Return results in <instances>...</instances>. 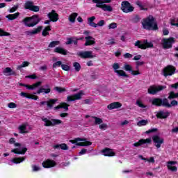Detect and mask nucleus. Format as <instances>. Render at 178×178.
Wrapping results in <instances>:
<instances>
[{"label":"nucleus","instance_id":"obj_1","mask_svg":"<svg viewBox=\"0 0 178 178\" xmlns=\"http://www.w3.org/2000/svg\"><path fill=\"white\" fill-rule=\"evenodd\" d=\"M152 104L156 106H165V108H172V106H177L178 105V102L176 100H172L170 104H169V100L168 99H161L154 98L152 100Z\"/></svg>","mask_w":178,"mask_h":178},{"label":"nucleus","instance_id":"obj_2","mask_svg":"<svg viewBox=\"0 0 178 178\" xmlns=\"http://www.w3.org/2000/svg\"><path fill=\"white\" fill-rule=\"evenodd\" d=\"M143 29L145 30H158V24L155 22V18L152 15H149L147 18L143 19L142 22Z\"/></svg>","mask_w":178,"mask_h":178},{"label":"nucleus","instance_id":"obj_3","mask_svg":"<svg viewBox=\"0 0 178 178\" xmlns=\"http://www.w3.org/2000/svg\"><path fill=\"white\" fill-rule=\"evenodd\" d=\"M93 3H96V8H99L104 12H113V8L105 3H111L112 0H92Z\"/></svg>","mask_w":178,"mask_h":178},{"label":"nucleus","instance_id":"obj_4","mask_svg":"<svg viewBox=\"0 0 178 178\" xmlns=\"http://www.w3.org/2000/svg\"><path fill=\"white\" fill-rule=\"evenodd\" d=\"M40 21L41 19L38 18V16L33 15V17H25L22 20V22L26 27H34V26H37Z\"/></svg>","mask_w":178,"mask_h":178},{"label":"nucleus","instance_id":"obj_5","mask_svg":"<svg viewBox=\"0 0 178 178\" xmlns=\"http://www.w3.org/2000/svg\"><path fill=\"white\" fill-rule=\"evenodd\" d=\"M70 143L72 144H76L78 147H88L92 144V143L87 141V139L80 138H76L74 140H70Z\"/></svg>","mask_w":178,"mask_h":178},{"label":"nucleus","instance_id":"obj_6","mask_svg":"<svg viewBox=\"0 0 178 178\" xmlns=\"http://www.w3.org/2000/svg\"><path fill=\"white\" fill-rule=\"evenodd\" d=\"M166 88V86H161V85H153L148 88L147 92L151 95H155L158 94V92H161L163 90Z\"/></svg>","mask_w":178,"mask_h":178},{"label":"nucleus","instance_id":"obj_7","mask_svg":"<svg viewBox=\"0 0 178 178\" xmlns=\"http://www.w3.org/2000/svg\"><path fill=\"white\" fill-rule=\"evenodd\" d=\"M135 47H138L140 49H147V48H154V44L152 42H148L147 40H144L143 42L137 40L134 43Z\"/></svg>","mask_w":178,"mask_h":178},{"label":"nucleus","instance_id":"obj_8","mask_svg":"<svg viewBox=\"0 0 178 178\" xmlns=\"http://www.w3.org/2000/svg\"><path fill=\"white\" fill-rule=\"evenodd\" d=\"M176 42L175 38H163L161 40V45L163 49H170L173 47V44Z\"/></svg>","mask_w":178,"mask_h":178},{"label":"nucleus","instance_id":"obj_9","mask_svg":"<svg viewBox=\"0 0 178 178\" xmlns=\"http://www.w3.org/2000/svg\"><path fill=\"white\" fill-rule=\"evenodd\" d=\"M121 10L124 13H131L134 11V7L129 1H124L121 3Z\"/></svg>","mask_w":178,"mask_h":178},{"label":"nucleus","instance_id":"obj_10","mask_svg":"<svg viewBox=\"0 0 178 178\" xmlns=\"http://www.w3.org/2000/svg\"><path fill=\"white\" fill-rule=\"evenodd\" d=\"M176 73V67L173 65H168L162 70V74L164 77H168V76H173Z\"/></svg>","mask_w":178,"mask_h":178},{"label":"nucleus","instance_id":"obj_11","mask_svg":"<svg viewBox=\"0 0 178 178\" xmlns=\"http://www.w3.org/2000/svg\"><path fill=\"white\" fill-rule=\"evenodd\" d=\"M78 56L82 58V59H92L96 58V55L92 54V51H81L77 53Z\"/></svg>","mask_w":178,"mask_h":178},{"label":"nucleus","instance_id":"obj_12","mask_svg":"<svg viewBox=\"0 0 178 178\" xmlns=\"http://www.w3.org/2000/svg\"><path fill=\"white\" fill-rule=\"evenodd\" d=\"M153 143H154L155 147L157 148H161V145L163 144V138H161L158 135H154L152 136Z\"/></svg>","mask_w":178,"mask_h":178},{"label":"nucleus","instance_id":"obj_13","mask_svg":"<svg viewBox=\"0 0 178 178\" xmlns=\"http://www.w3.org/2000/svg\"><path fill=\"white\" fill-rule=\"evenodd\" d=\"M25 9H29V10H32V12H39L40 7L38 6H34V3L33 1H27L25 3Z\"/></svg>","mask_w":178,"mask_h":178},{"label":"nucleus","instance_id":"obj_14","mask_svg":"<svg viewBox=\"0 0 178 178\" xmlns=\"http://www.w3.org/2000/svg\"><path fill=\"white\" fill-rule=\"evenodd\" d=\"M83 95H84V91L81 90L72 96H67V101L68 102H72V101H76V99H81V97H83Z\"/></svg>","mask_w":178,"mask_h":178},{"label":"nucleus","instance_id":"obj_15","mask_svg":"<svg viewBox=\"0 0 178 178\" xmlns=\"http://www.w3.org/2000/svg\"><path fill=\"white\" fill-rule=\"evenodd\" d=\"M120 67L119 66V63H114L113 65V69H114L115 73H117L118 76H122V77H129V75L126 74V72L122 70H118Z\"/></svg>","mask_w":178,"mask_h":178},{"label":"nucleus","instance_id":"obj_16","mask_svg":"<svg viewBox=\"0 0 178 178\" xmlns=\"http://www.w3.org/2000/svg\"><path fill=\"white\" fill-rule=\"evenodd\" d=\"M123 69L124 70H126V72H129L132 76H138V74H141V72H140L139 70H133V67L129 64H124Z\"/></svg>","mask_w":178,"mask_h":178},{"label":"nucleus","instance_id":"obj_17","mask_svg":"<svg viewBox=\"0 0 178 178\" xmlns=\"http://www.w3.org/2000/svg\"><path fill=\"white\" fill-rule=\"evenodd\" d=\"M152 140L151 138L147 139H140L137 143H134V147H141L144 144H151Z\"/></svg>","mask_w":178,"mask_h":178},{"label":"nucleus","instance_id":"obj_18","mask_svg":"<svg viewBox=\"0 0 178 178\" xmlns=\"http://www.w3.org/2000/svg\"><path fill=\"white\" fill-rule=\"evenodd\" d=\"M43 168H46V169H49V168H54L56 166V162L53 160L47 159L42 163Z\"/></svg>","mask_w":178,"mask_h":178},{"label":"nucleus","instance_id":"obj_19","mask_svg":"<svg viewBox=\"0 0 178 178\" xmlns=\"http://www.w3.org/2000/svg\"><path fill=\"white\" fill-rule=\"evenodd\" d=\"M170 115V113L169 111H159L157 112L156 116L159 119H167Z\"/></svg>","mask_w":178,"mask_h":178},{"label":"nucleus","instance_id":"obj_20","mask_svg":"<svg viewBox=\"0 0 178 178\" xmlns=\"http://www.w3.org/2000/svg\"><path fill=\"white\" fill-rule=\"evenodd\" d=\"M27 126H29L27 123H24L19 126L18 130L20 134H27V133H29L30 131L27 129Z\"/></svg>","mask_w":178,"mask_h":178},{"label":"nucleus","instance_id":"obj_21","mask_svg":"<svg viewBox=\"0 0 178 178\" xmlns=\"http://www.w3.org/2000/svg\"><path fill=\"white\" fill-rule=\"evenodd\" d=\"M177 162L176 161H168L167 162V168L168 170L171 172H177V167L175 166Z\"/></svg>","mask_w":178,"mask_h":178},{"label":"nucleus","instance_id":"obj_22","mask_svg":"<svg viewBox=\"0 0 178 178\" xmlns=\"http://www.w3.org/2000/svg\"><path fill=\"white\" fill-rule=\"evenodd\" d=\"M47 16L52 22H58V20H59V15L58 13H55V10H51V12L49 13Z\"/></svg>","mask_w":178,"mask_h":178},{"label":"nucleus","instance_id":"obj_23","mask_svg":"<svg viewBox=\"0 0 178 178\" xmlns=\"http://www.w3.org/2000/svg\"><path fill=\"white\" fill-rule=\"evenodd\" d=\"M57 102L58 99H50L48 102H40V105H47L48 108H52Z\"/></svg>","mask_w":178,"mask_h":178},{"label":"nucleus","instance_id":"obj_24","mask_svg":"<svg viewBox=\"0 0 178 178\" xmlns=\"http://www.w3.org/2000/svg\"><path fill=\"white\" fill-rule=\"evenodd\" d=\"M85 40H86V42L84 44L85 47H88L90 45H94V44H95V38H94L91 36L85 37Z\"/></svg>","mask_w":178,"mask_h":178},{"label":"nucleus","instance_id":"obj_25","mask_svg":"<svg viewBox=\"0 0 178 178\" xmlns=\"http://www.w3.org/2000/svg\"><path fill=\"white\" fill-rule=\"evenodd\" d=\"M108 109L109 111H112V109H118L119 108H122V104L120 102H113L107 106Z\"/></svg>","mask_w":178,"mask_h":178},{"label":"nucleus","instance_id":"obj_26","mask_svg":"<svg viewBox=\"0 0 178 178\" xmlns=\"http://www.w3.org/2000/svg\"><path fill=\"white\" fill-rule=\"evenodd\" d=\"M4 76H15L16 72L13 71L10 67H6L3 71Z\"/></svg>","mask_w":178,"mask_h":178},{"label":"nucleus","instance_id":"obj_27","mask_svg":"<svg viewBox=\"0 0 178 178\" xmlns=\"http://www.w3.org/2000/svg\"><path fill=\"white\" fill-rule=\"evenodd\" d=\"M11 152H13L14 154H18L19 155H24L26 152H27V148L24 147L20 150L19 148H15L14 149L11 150Z\"/></svg>","mask_w":178,"mask_h":178},{"label":"nucleus","instance_id":"obj_28","mask_svg":"<svg viewBox=\"0 0 178 178\" xmlns=\"http://www.w3.org/2000/svg\"><path fill=\"white\" fill-rule=\"evenodd\" d=\"M104 156H115V152L111 149H104L102 151Z\"/></svg>","mask_w":178,"mask_h":178},{"label":"nucleus","instance_id":"obj_29","mask_svg":"<svg viewBox=\"0 0 178 178\" xmlns=\"http://www.w3.org/2000/svg\"><path fill=\"white\" fill-rule=\"evenodd\" d=\"M45 87H46V88H40L37 91V94H41L42 92H44V94H49V92H51V88H49V85H46Z\"/></svg>","mask_w":178,"mask_h":178},{"label":"nucleus","instance_id":"obj_30","mask_svg":"<svg viewBox=\"0 0 178 178\" xmlns=\"http://www.w3.org/2000/svg\"><path fill=\"white\" fill-rule=\"evenodd\" d=\"M54 52H56V54H61V55H67V50L60 47H56L54 49Z\"/></svg>","mask_w":178,"mask_h":178},{"label":"nucleus","instance_id":"obj_31","mask_svg":"<svg viewBox=\"0 0 178 178\" xmlns=\"http://www.w3.org/2000/svg\"><path fill=\"white\" fill-rule=\"evenodd\" d=\"M41 30H42V26H38V28L34 29L33 31H28L27 34L28 35H34L35 34H38V33H40Z\"/></svg>","mask_w":178,"mask_h":178},{"label":"nucleus","instance_id":"obj_32","mask_svg":"<svg viewBox=\"0 0 178 178\" xmlns=\"http://www.w3.org/2000/svg\"><path fill=\"white\" fill-rule=\"evenodd\" d=\"M94 20H95V16L88 18V24L90 26V27H94L95 29H97V24L94 22Z\"/></svg>","mask_w":178,"mask_h":178},{"label":"nucleus","instance_id":"obj_33","mask_svg":"<svg viewBox=\"0 0 178 178\" xmlns=\"http://www.w3.org/2000/svg\"><path fill=\"white\" fill-rule=\"evenodd\" d=\"M20 16V13H15V14H9L6 16L8 20H15Z\"/></svg>","mask_w":178,"mask_h":178},{"label":"nucleus","instance_id":"obj_34","mask_svg":"<svg viewBox=\"0 0 178 178\" xmlns=\"http://www.w3.org/2000/svg\"><path fill=\"white\" fill-rule=\"evenodd\" d=\"M78 14L77 13H72L69 17V20L70 23H74L76 22V17H77Z\"/></svg>","mask_w":178,"mask_h":178},{"label":"nucleus","instance_id":"obj_35","mask_svg":"<svg viewBox=\"0 0 178 178\" xmlns=\"http://www.w3.org/2000/svg\"><path fill=\"white\" fill-rule=\"evenodd\" d=\"M26 160V157H22V158H15L13 160H11V162L13 163H22L24 161Z\"/></svg>","mask_w":178,"mask_h":178},{"label":"nucleus","instance_id":"obj_36","mask_svg":"<svg viewBox=\"0 0 178 178\" xmlns=\"http://www.w3.org/2000/svg\"><path fill=\"white\" fill-rule=\"evenodd\" d=\"M48 31H51V26H46L44 30L42 32V35H43V37H47V35H49V32Z\"/></svg>","mask_w":178,"mask_h":178},{"label":"nucleus","instance_id":"obj_37","mask_svg":"<svg viewBox=\"0 0 178 178\" xmlns=\"http://www.w3.org/2000/svg\"><path fill=\"white\" fill-rule=\"evenodd\" d=\"M148 124V120H142L137 122V126L141 127L143 126H147Z\"/></svg>","mask_w":178,"mask_h":178},{"label":"nucleus","instance_id":"obj_38","mask_svg":"<svg viewBox=\"0 0 178 178\" xmlns=\"http://www.w3.org/2000/svg\"><path fill=\"white\" fill-rule=\"evenodd\" d=\"M29 65H30L29 61H24L22 65L17 66V70H21L22 67H27Z\"/></svg>","mask_w":178,"mask_h":178},{"label":"nucleus","instance_id":"obj_39","mask_svg":"<svg viewBox=\"0 0 178 178\" xmlns=\"http://www.w3.org/2000/svg\"><path fill=\"white\" fill-rule=\"evenodd\" d=\"M42 122H44V126H52L51 120H48L47 118H42Z\"/></svg>","mask_w":178,"mask_h":178},{"label":"nucleus","instance_id":"obj_40","mask_svg":"<svg viewBox=\"0 0 178 178\" xmlns=\"http://www.w3.org/2000/svg\"><path fill=\"white\" fill-rule=\"evenodd\" d=\"M136 3L140 8V10H148V8H145L141 1H138Z\"/></svg>","mask_w":178,"mask_h":178},{"label":"nucleus","instance_id":"obj_41","mask_svg":"<svg viewBox=\"0 0 178 178\" xmlns=\"http://www.w3.org/2000/svg\"><path fill=\"white\" fill-rule=\"evenodd\" d=\"M60 44V42L59 41H52L49 44V48H55L56 45H59Z\"/></svg>","mask_w":178,"mask_h":178},{"label":"nucleus","instance_id":"obj_42","mask_svg":"<svg viewBox=\"0 0 178 178\" xmlns=\"http://www.w3.org/2000/svg\"><path fill=\"white\" fill-rule=\"evenodd\" d=\"M175 98H178V92L175 93V92H170L169 93L168 99H173Z\"/></svg>","mask_w":178,"mask_h":178},{"label":"nucleus","instance_id":"obj_43","mask_svg":"<svg viewBox=\"0 0 178 178\" xmlns=\"http://www.w3.org/2000/svg\"><path fill=\"white\" fill-rule=\"evenodd\" d=\"M73 66L74 67V70L76 72H80L81 69V65H80V63H77V62H74L73 63Z\"/></svg>","mask_w":178,"mask_h":178},{"label":"nucleus","instance_id":"obj_44","mask_svg":"<svg viewBox=\"0 0 178 178\" xmlns=\"http://www.w3.org/2000/svg\"><path fill=\"white\" fill-rule=\"evenodd\" d=\"M62 124V120L58 119H51V126Z\"/></svg>","mask_w":178,"mask_h":178},{"label":"nucleus","instance_id":"obj_45","mask_svg":"<svg viewBox=\"0 0 178 178\" xmlns=\"http://www.w3.org/2000/svg\"><path fill=\"white\" fill-rule=\"evenodd\" d=\"M93 119L95 120V124H102L104 122L102 119L99 118L98 117H93Z\"/></svg>","mask_w":178,"mask_h":178},{"label":"nucleus","instance_id":"obj_46","mask_svg":"<svg viewBox=\"0 0 178 178\" xmlns=\"http://www.w3.org/2000/svg\"><path fill=\"white\" fill-rule=\"evenodd\" d=\"M170 24L171 26H176V27H178V18L170 19Z\"/></svg>","mask_w":178,"mask_h":178},{"label":"nucleus","instance_id":"obj_47","mask_svg":"<svg viewBox=\"0 0 178 178\" xmlns=\"http://www.w3.org/2000/svg\"><path fill=\"white\" fill-rule=\"evenodd\" d=\"M60 106L61 108L65 109V111H69V104H67V103H61L60 104Z\"/></svg>","mask_w":178,"mask_h":178},{"label":"nucleus","instance_id":"obj_48","mask_svg":"<svg viewBox=\"0 0 178 178\" xmlns=\"http://www.w3.org/2000/svg\"><path fill=\"white\" fill-rule=\"evenodd\" d=\"M10 144H14L15 147H20V143H15V138H11L9 140Z\"/></svg>","mask_w":178,"mask_h":178},{"label":"nucleus","instance_id":"obj_49","mask_svg":"<svg viewBox=\"0 0 178 178\" xmlns=\"http://www.w3.org/2000/svg\"><path fill=\"white\" fill-rule=\"evenodd\" d=\"M54 90L60 93L65 92V91H66V89L65 88H60V87H58V86L55 87Z\"/></svg>","mask_w":178,"mask_h":178},{"label":"nucleus","instance_id":"obj_50","mask_svg":"<svg viewBox=\"0 0 178 178\" xmlns=\"http://www.w3.org/2000/svg\"><path fill=\"white\" fill-rule=\"evenodd\" d=\"M41 83H42L41 81H38L34 83L33 86H29V87H32V89H29V90H34L35 88H37V87H40V86H41Z\"/></svg>","mask_w":178,"mask_h":178},{"label":"nucleus","instance_id":"obj_51","mask_svg":"<svg viewBox=\"0 0 178 178\" xmlns=\"http://www.w3.org/2000/svg\"><path fill=\"white\" fill-rule=\"evenodd\" d=\"M136 105H138V106H139V108H147V106L144 105V104H143L141 100H137Z\"/></svg>","mask_w":178,"mask_h":178},{"label":"nucleus","instance_id":"obj_52","mask_svg":"<svg viewBox=\"0 0 178 178\" xmlns=\"http://www.w3.org/2000/svg\"><path fill=\"white\" fill-rule=\"evenodd\" d=\"M61 68L63 69V70H65V72H69L70 70V67L65 64L61 65Z\"/></svg>","mask_w":178,"mask_h":178},{"label":"nucleus","instance_id":"obj_53","mask_svg":"<svg viewBox=\"0 0 178 178\" xmlns=\"http://www.w3.org/2000/svg\"><path fill=\"white\" fill-rule=\"evenodd\" d=\"M60 148L63 149V151H67V149H69V147H67V145H66L65 143L60 144Z\"/></svg>","mask_w":178,"mask_h":178},{"label":"nucleus","instance_id":"obj_54","mask_svg":"<svg viewBox=\"0 0 178 178\" xmlns=\"http://www.w3.org/2000/svg\"><path fill=\"white\" fill-rule=\"evenodd\" d=\"M118 27V24L113 22L108 25V30L116 29Z\"/></svg>","mask_w":178,"mask_h":178},{"label":"nucleus","instance_id":"obj_55","mask_svg":"<svg viewBox=\"0 0 178 178\" xmlns=\"http://www.w3.org/2000/svg\"><path fill=\"white\" fill-rule=\"evenodd\" d=\"M19 6H14L13 8L8 10L9 13H13L14 12H16Z\"/></svg>","mask_w":178,"mask_h":178},{"label":"nucleus","instance_id":"obj_56","mask_svg":"<svg viewBox=\"0 0 178 178\" xmlns=\"http://www.w3.org/2000/svg\"><path fill=\"white\" fill-rule=\"evenodd\" d=\"M62 66V61H57L53 64L54 69Z\"/></svg>","mask_w":178,"mask_h":178},{"label":"nucleus","instance_id":"obj_57","mask_svg":"<svg viewBox=\"0 0 178 178\" xmlns=\"http://www.w3.org/2000/svg\"><path fill=\"white\" fill-rule=\"evenodd\" d=\"M8 108H10V109H13L15 108H17V104H15L13 102H10L8 104Z\"/></svg>","mask_w":178,"mask_h":178},{"label":"nucleus","instance_id":"obj_58","mask_svg":"<svg viewBox=\"0 0 178 178\" xmlns=\"http://www.w3.org/2000/svg\"><path fill=\"white\" fill-rule=\"evenodd\" d=\"M99 129H100V130H106L108 125L106 124H100Z\"/></svg>","mask_w":178,"mask_h":178},{"label":"nucleus","instance_id":"obj_59","mask_svg":"<svg viewBox=\"0 0 178 178\" xmlns=\"http://www.w3.org/2000/svg\"><path fill=\"white\" fill-rule=\"evenodd\" d=\"M97 27L99 26V27H102V26L105 25V20L102 19L100 21L98 22L97 24H96Z\"/></svg>","mask_w":178,"mask_h":178},{"label":"nucleus","instance_id":"obj_60","mask_svg":"<svg viewBox=\"0 0 178 178\" xmlns=\"http://www.w3.org/2000/svg\"><path fill=\"white\" fill-rule=\"evenodd\" d=\"M3 35L8 36V35H10V34H9V33H8V32L3 31V30L0 29V36L2 37Z\"/></svg>","mask_w":178,"mask_h":178},{"label":"nucleus","instance_id":"obj_61","mask_svg":"<svg viewBox=\"0 0 178 178\" xmlns=\"http://www.w3.org/2000/svg\"><path fill=\"white\" fill-rule=\"evenodd\" d=\"M26 79H31L32 80H35L37 79V76L35 74H31V75H28L25 76Z\"/></svg>","mask_w":178,"mask_h":178},{"label":"nucleus","instance_id":"obj_62","mask_svg":"<svg viewBox=\"0 0 178 178\" xmlns=\"http://www.w3.org/2000/svg\"><path fill=\"white\" fill-rule=\"evenodd\" d=\"M33 172H38L41 168L38 165H32Z\"/></svg>","mask_w":178,"mask_h":178},{"label":"nucleus","instance_id":"obj_63","mask_svg":"<svg viewBox=\"0 0 178 178\" xmlns=\"http://www.w3.org/2000/svg\"><path fill=\"white\" fill-rule=\"evenodd\" d=\"M124 58H125V59H128V58H133V55H131V54H129V53H126V54L124 55Z\"/></svg>","mask_w":178,"mask_h":178},{"label":"nucleus","instance_id":"obj_64","mask_svg":"<svg viewBox=\"0 0 178 178\" xmlns=\"http://www.w3.org/2000/svg\"><path fill=\"white\" fill-rule=\"evenodd\" d=\"M163 35H169V30L168 29H163Z\"/></svg>","mask_w":178,"mask_h":178}]
</instances>
